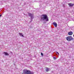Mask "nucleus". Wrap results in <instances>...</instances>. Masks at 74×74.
<instances>
[{
	"instance_id": "nucleus-1",
	"label": "nucleus",
	"mask_w": 74,
	"mask_h": 74,
	"mask_svg": "<svg viewBox=\"0 0 74 74\" xmlns=\"http://www.w3.org/2000/svg\"><path fill=\"white\" fill-rule=\"evenodd\" d=\"M40 21H45L46 22L49 21V19H48V17L47 16V15L46 14H42L41 16Z\"/></svg>"
},
{
	"instance_id": "nucleus-2",
	"label": "nucleus",
	"mask_w": 74,
	"mask_h": 74,
	"mask_svg": "<svg viewBox=\"0 0 74 74\" xmlns=\"http://www.w3.org/2000/svg\"><path fill=\"white\" fill-rule=\"evenodd\" d=\"M24 74H34V72H31L30 71L27 70H24Z\"/></svg>"
},
{
	"instance_id": "nucleus-3",
	"label": "nucleus",
	"mask_w": 74,
	"mask_h": 74,
	"mask_svg": "<svg viewBox=\"0 0 74 74\" xmlns=\"http://www.w3.org/2000/svg\"><path fill=\"white\" fill-rule=\"evenodd\" d=\"M66 39L67 41H72L73 40L74 38H72V36H69L66 38Z\"/></svg>"
},
{
	"instance_id": "nucleus-4",
	"label": "nucleus",
	"mask_w": 74,
	"mask_h": 74,
	"mask_svg": "<svg viewBox=\"0 0 74 74\" xmlns=\"http://www.w3.org/2000/svg\"><path fill=\"white\" fill-rule=\"evenodd\" d=\"M28 15L29 16H30L31 21H32V19L34 18V16L33 15V14L30 13H28Z\"/></svg>"
},
{
	"instance_id": "nucleus-5",
	"label": "nucleus",
	"mask_w": 74,
	"mask_h": 74,
	"mask_svg": "<svg viewBox=\"0 0 74 74\" xmlns=\"http://www.w3.org/2000/svg\"><path fill=\"white\" fill-rule=\"evenodd\" d=\"M68 5H69V7H73V5H74V4H73L71 3H69L68 4Z\"/></svg>"
},
{
	"instance_id": "nucleus-6",
	"label": "nucleus",
	"mask_w": 74,
	"mask_h": 74,
	"mask_svg": "<svg viewBox=\"0 0 74 74\" xmlns=\"http://www.w3.org/2000/svg\"><path fill=\"white\" fill-rule=\"evenodd\" d=\"M53 24L54 25V26L56 27H57V23L55 22H54L53 23Z\"/></svg>"
},
{
	"instance_id": "nucleus-7",
	"label": "nucleus",
	"mask_w": 74,
	"mask_h": 74,
	"mask_svg": "<svg viewBox=\"0 0 74 74\" xmlns=\"http://www.w3.org/2000/svg\"><path fill=\"white\" fill-rule=\"evenodd\" d=\"M73 33L72 32H70L68 33V35L70 36L71 35H72V34H73Z\"/></svg>"
},
{
	"instance_id": "nucleus-8",
	"label": "nucleus",
	"mask_w": 74,
	"mask_h": 74,
	"mask_svg": "<svg viewBox=\"0 0 74 74\" xmlns=\"http://www.w3.org/2000/svg\"><path fill=\"white\" fill-rule=\"evenodd\" d=\"M3 53H4L5 55H6V56H8L9 55V54L8 53L6 52H3Z\"/></svg>"
},
{
	"instance_id": "nucleus-9",
	"label": "nucleus",
	"mask_w": 74,
	"mask_h": 74,
	"mask_svg": "<svg viewBox=\"0 0 74 74\" xmlns=\"http://www.w3.org/2000/svg\"><path fill=\"white\" fill-rule=\"evenodd\" d=\"M19 34L20 36H22V37H24V36H23V34H22V33H19Z\"/></svg>"
},
{
	"instance_id": "nucleus-10",
	"label": "nucleus",
	"mask_w": 74,
	"mask_h": 74,
	"mask_svg": "<svg viewBox=\"0 0 74 74\" xmlns=\"http://www.w3.org/2000/svg\"><path fill=\"white\" fill-rule=\"evenodd\" d=\"M46 71L47 72H48L49 71V68H47L46 69Z\"/></svg>"
},
{
	"instance_id": "nucleus-11",
	"label": "nucleus",
	"mask_w": 74,
	"mask_h": 74,
	"mask_svg": "<svg viewBox=\"0 0 74 74\" xmlns=\"http://www.w3.org/2000/svg\"><path fill=\"white\" fill-rule=\"evenodd\" d=\"M53 58L54 60H55V59H56V57H53Z\"/></svg>"
},
{
	"instance_id": "nucleus-12",
	"label": "nucleus",
	"mask_w": 74,
	"mask_h": 74,
	"mask_svg": "<svg viewBox=\"0 0 74 74\" xmlns=\"http://www.w3.org/2000/svg\"><path fill=\"white\" fill-rule=\"evenodd\" d=\"M41 54L42 56H43V53H41Z\"/></svg>"
},
{
	"instance_id": "nucleus-13",
	"label": "nucleus",
	"mask_w": 74,
	"mask_h": 74,
	"mask_svg": "<svg viewBox=\"0 0 74 74\" xmlns=\"http://www.w3.org/2000/svg\"><path fill=\"white\" fill-rule=\"evenodd\" d=\"M56 53H57V54H58V55H59V53H58V52H57Z\"/></svg>"
},
{
	"instance_id": "nucleus-14",
	"label": "nucleus",
	"mask_w": 74,
	"mask_h": 74,
	"mask_svg": "<svg viewBox=\"0 0 74 74\" xmlns=\"http://www.w3.org/2000/svg\"><path fill=\"white\" fill-rule=\"evenodd\" d=\"M1 16V15H0V17Z\"/></svg>"
},
{
	"instance_id": "nucleus-15",
	"label": "nucleus",
	"mask_w": 74,
	"mask_h": 74,
	"mask_svg": "<svg viewBox=\"0 0 74 74\" xmlns=\"http://www.w3.org/2000/svg\"><path fill=\"white\" fill-rule=\"evenodd\" d=\"M44 23H46L45 22Z\"/></svg>"
}]
</instances>
